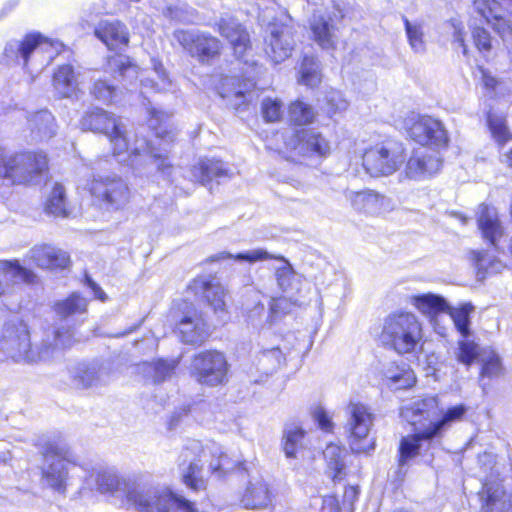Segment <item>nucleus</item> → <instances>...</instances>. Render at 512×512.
I'll return each instance as SVG.
<instances>
[{
    "instance_id": "f257e3e1",
    "label": "nucleus",
    "mask_w": 512,
    "mask_h": 512,
    "mask_svg": "<svg viewBox=\"0 0 512 512\" xmlns=\"http://www.w3.org/2000/svg\"><path fill=\"white\" fill-rule=\"evenodd\" d=\"M205 463L209 472L226 473L234 468V463L219 444L210 442L203 445L198 440H189L179 455L181 478L188 488L194 491L206 488Z\"/></svg>"
},
{
    "instance_id": "f03ea898",
    "label": "nucleus",
    "mask_w": 512,
    "mask_h": 512,
    "mask_svg": "<svg viewBox=\"0 0 512 512\" xmlns=\"http://www.w3.org/2000/svg\"><path fill=\"white\" fill-rule=\"evenodd\" d=\"M47 168V156L42 152L9 154L0 146V178L11 184H38Z\"/></svg>"
},
{
    "instance_id": "7ed1b4c3",
    "label": "nucleus",
    "mask_w": 512,
    "mask_h": 512,
    "mask_svg": "<svg viewBox=\"0 0 512 512\" xmlns=\"http://www.w3.org/2000/svg\"><path fill=\"white\" fill-rule=\"evenodd\" d=\"M62 44L44 38L40 34H28L22 40H12L7 43L4 54L7 58L20 61L28 67L44 68L60 52Z\"/></svg>"
},
{
    "instance_id": "20e7f679",
    "label": "nucleus",
    "mask_w": 512,
    "mask_h": 512,
    "mask_svg": "<svg viewBox=\"0 0 512 512\" xmlns=\"http://www.w3.org/2000/svg\"><path fill=\"white\" fill-rule=\"evenodd\" d=\"M422 326L411 312L390 314L384 321L382 340L400 354L415 350L422 339Z\"/></svg>"
},
{
    "instance_id": "39448f33",
    "label": "nucleus",
    "mask_w": 512,
    "mask_h": 512,
    "mask_svg": "<svg viewBox=\"0 0 512 512\" xmlns=\"http://www.w3.org/2000/svg\"><path fill=\"white\" fill-rule=\"evenodd\" d=\"M0 352L15 362H37L49 359L48 350L32 347L30 333L22 320L9 321L4 324L0 336Z\"/></svg>"
},
{
    "instance_id": "423d86ee",
    "label": "nucleus",
    "mask_w": 512,
    "mask_h": 512,
    "mask_svg": "<svg viewBox=\"0 0 512 512\" xmlns=\"http://www.w3.org/2000/svg\"><path fill=\"white\" fill-rule=\"evenodd\" d=\"M362 158L363 167L369 175L389 176L404 163L405 148L400 141L386 138L366 148Z\"/></svg>"
},
{
    "instance_id": "0eeeda50",
    "label": "nucleus",
    "mask_w": 512,
    "mask_h": 512,
    "mask_svg": "<svg viewBox=\"0 0 512 512\" xmlns=\"http://www.w3.org/2000/svg\"><path fill=\"white\" fill-rule=\"evenodd\" d=\"M43 455L57 457L42 470V483L61 495L66 493L68 481L67 463L76 464L77 457L71 448L62 442H49L43 450Z\"/></svg>"
},
{
    "instance_id": "6e6552de",
    "label": "nucleus",
    "mask_w": 512,
    "mask_h": 512,
    "mask_svg": "<svg viewBox=\"0 0 512 512\" xmlns=\"http://www.w3.org/2000/svg\"><path fill=\"white\" fill-rule=\"evenodd\" d=\"M348 415V442L354 453H366L374 448V442L369 440V433L375 416L369 406L361 402H350L346 408Z\"/></svg>"
},
{
    "instance_id": "1a4fd4ad",
    "label": "nucleus",
    "mask_w": 512,
    "mask_h": 512,
    "mask_svg": "<svg viewBox=\"0 0 512 512\" xmlns=\"http://www.w3.org/2000/svg\"><path fill=\"white\" fill-rule=\"evenodd\" d=\"M81 128L105 134L111 145L115 156H120L129 149L125 127L121 120L110 115L103 109L96 108L87 112L81 119Z\"/></svg>"
},
{
    "instance_id": "9d476101",
    "label": "nucleus",
    "mask_w": 512,
    "mask_h": 512,
    "mask_svg": "<svg viewBox=\"0 0 512 512\" xmlns=\"http://www.w3.org/2000/svg\"><path fill=\"white\" fill-rule=\"evenodd\" d=\"M228 362L217 350H206L194 355L190 364V375L202 385L215 387L227 380Z\"/></svg>"
},
{
    "instance_id": "9b49d317",
    "label": "nucleus",
    "mask_w": 512,
    "mask_h": 512,
    "mask_svg": "<svg viewBox=\"0 0 512 512\" xmlns=\"http://www.w3.org/2000/svg\"><path fill=\"white\" fill-rule=\"evenodd\" d=\"M284 157L298 162L301 157L326 156L330 153L329 142L313 129L295 130L285 136Z\"/></svg>"
},
{
    "instance_id": "f8f14e48",
    "label": "nucleus",
    "mask_w": 512,
    "mask_h": 512,
    "mask_svg": "<svg viewBox=\"0 0 512 512\" xmlns=\"http://www.w3.org/2000/svg\"><path fill=\"white\" fill-rule=\"evenodd\" d=\"M91 194L109 211L123 209L130 200L127 183L115 174L97 175L90 186Z\"/></svg>"
},
{
    "instance_id": "ddd939ff",
    "label": "nucleus",
    "mask_w": 512,
    "mask_h": 512,
    "mask_svg": "<svg viewBox=\"0 0 512 512\" xmlns=\"http://www.w3.org/2000/svg\"><path fill=\"white\" fill-rule=\"evenodd\" d=\"M173 38L191 57L207 63L220 54L221 42L218 38L194 29H176Z\"/></svg>"
},
{
    "instance_id": "4468645a",
    "label": "nucleus",
    "mask_w": 512,
    "mask_h": 512,
    "mask_svg": "<svg viewBox=\"0 0 512 512\" xmlns=\"http://www.w3.org/2000/svg\"><path fill=\"white\" fill-rule=\"evenodd\" d=\"M404 128L413 141L423 146L444 147L448 143L446 129L433 117L411 114L405 118Z\"/></svg>"
},
{
    "instance_id": "2eb2a0df",
    "label": "nucleus",
    "mask_w": 512,
    "mask_h": 512,
    "mask_svg": "<svg viewBox=\"0 0 512 512\" xmlns=\"http://www.w3.org/2000/svg\"><path fill=\"white\" fill-rule=\"evenodd\" d=\"M295 39L292 25L283 22L270 23L265 36V53L275 64L288 59L294 50Z\"/></svg>"
},
{
    "instance_id": "dca6fc26",
    "label": "nucleus",
    "mask_w": 512,
    "mask_h": 512,
    "mask_svg": "<svg viewBox=\"0 0 512 512\" xmlns=\"http://www.w3.org/2000/svg\"><path fill=\"white\" fill-rule=\"evenodd\" d=\"M172 494L167 488L132 483L127 490V500L140 512H169Z\"/></svg>"
},
{
    "instance_id": "f3484780",
    "label": "nucleus",
    "mask_w": 512,
    "mask_h": 512,
    "mask_svg": "<svg viewBox=\"0 0 512 512\" xmlns=\"http://www.w3.org/2000/svg\"><path fill=\"white\" fill-rule=\"evenodd\" d=\"M441 408L436 396L417 398L401 408V417L415 430H423L440 416Z\"/></svg>"
},
{
    "instance_id": "a211bd4d",
    "label": "nucleus",
    "mask_w": 512,
    "mask_h": 512,
    "mask_svg": "<svg viewBox=\"0 0 512 512\" xmlns=\"http://www.w3.org/2000/svg\"><path fill=\"white\" fill-rule=\"evenodd\" d=\"M189 289L195 295H201L218 318L225 319L227 317L229 297L221 283L213 278L198 277L192 281Z\"/></svg>"
},
{
    "instance_id": "6ab92c4d",
    "label": "nucleus",
    "mask_w": 512,
    "mask_h": 512,
    "mask_svg": "<svg viewBox=\"0 0 512 512\" xmlns=\"http://www.w3.org/2000/svg\"><path fill=\"white\" fill-rule=\"evenodd\" d=\"M442 165L438 152L428 149H417L407 160L403 175L414 181L425 180L436 174Z\"/></svg>"
},
{
    "instance_id": "aec40b11",
    "label": "nucleus",
    "mask_w": 512,
    "mask_h": 512,
    "mask_svg": "<svg viewBox=\"0 0 512 512\" xmlns=\"http://www.w3.org/2000/svg\"><path fill=\"white\" fill-rule=\"evenodd\" d=\"M275 493L262 477H251L244 487L240 504L249 510H266L273 507Z\"/></svg>"
},
{
    "instance_id": "412c9836",
    "label": "nucleus",
    "mask_w": 512,
    "mask_h": 512,
    "mask_svg": "<svg viewBox=\"0 0 512 512\" xmlns=\"http://www.w3.org/2000/svg\"><path fill=\"white\" fill-rule=\"evenodd\" d=\"M218 259L224 258H234L237 261H247L249 263H255L258 261H264L268 259H276L279 260L282 264L276 270V278L279 287L283 291H287L292 287V282L295 278V274L291 265L287 262V260L282 256H274L270 254L267 250L263 248L253 249L244 253H239L235 256L228 254L226 252L221 253Z\"/></svg>"
},
{
    "instance_id": "4be33fe9",
    "label": "nucleus",
    "mask_w": 512,
    "mask_h": 512,
    "mask_svg": "<svg viewBox=\"0 0 512 512\" xmlns=\"http://www.w3.org/2000/svg\"><path fill=\"white\" fill-rule=\"evenodd\" d=\"M345 197L354 210L367 215L378 216L392 209L391 199L373 190H347Z\"/></svg>"
},
{
    "instance_id": "5701e85b",
    "label": "nucleus",
    "mask_w": 512,
    "mask_h": 512,
    "mask_svg": "<svg viewBox=\"0 0 512 512\" xmlns=\"http://www.w3.org/2000/svg\"><path fill=\"white\" fill-rule=\"evenodd\" d=\"M480 495L485 512H512L511 497L505 491L498 475L491 474L485 480Z\"/></svg>"
},
{
    "instance_id": "b1692460",
    "label": "nucleus",
    "mask_w": 512,
    "mask_h": 512,
    "mask_svg": "<svg viewBox=\"0 0 512 512\" xmlns=\"http://www.w3.org/2000/svg\"><path fill=\"white\" fill-rule=\"evenodd\" d=\"M215 27L229 41L237 58L242 59L251 50L249 34L235 18L221 17Z\"/></svg>"
},
{
    "instance_id": "393cba45",
    "label": "nucleus",
    "mask_w": 512,
    "mask_h": 512,
    "mask_svg": "<svg viewBox=\"0 0 512 512\" xmlns=\"http://www.w3.org/2000/svg\"><path fill=\"white\" fill-rule=\"evenodd\" d=\"M37 280L36 274L20 265L18 260H0V297L10 293L14 285H33Z\"/></svg>"
},
{
    "instance_id": "a878e982",
    "label": "nucleus",
    "mask_w": 512,
    "mask_h": 512,
    "mask_svg": "<svg viewBox=\"0 0 512 512\" xmlns=\"http://www.w3.org/2000/svg\"><path fill=\"white\" fill-rule=\"evenodd\" d=\"M410 303L434 322V329L439 335L446 334V328L438 324L439 314L449 308V304L442 296L433 293L414 295L410 297Z\"/></svg>"
},
{
    "instance_id": "bb28decb",
    "label": "nucleus",
    "mask_w": 512,
    "mask_h": 512,
    "mask_svg": "<svg viewBox=\"0 0 512 512\" xmlns=\"http://www.w3.org/2000/svg\"><path fill=\"white\" fill-rule=\"evenodd\" d=\"M147 154H149V158L156 165L159 172L165 176H170L172 174L173 166L169 162L168 157L158 153L154 148L148 146L145 139L136 141V145L129 155L130 164L133 167L138 168L142 163H147Z\"/></svg>"
},
{
    "instance_id": "cd10ccee",
    "label": "nucleus",
    "mask_w": 512,
    "mask_h": 512,
    "mask_svg": "<svg viewBox=\"0 0 512 512\" xmlns=\"http://www.w3.org/2000/svg\"><path fill=\"white\" fill-rule=\"evenodd\" d=\"M310 30L314 41L323 49H334L337 36L336 26L329 14L314 12L310 20Z\"/></svg>"
},
{
    "instance_id": "c85d7f7f",
    "label": "nucleus",
    "mask_w": 512,
    "mask_h": 512,
    "mask_svg": "<svg viewBox=\"0 0 512 512\" xmlns=\"http://www.w3.org/2000/svg\"><path fill=\"white\" fill-rule=\"evenodd\" d=\"M477 214L478 227L483 237L493 246H496L497 241L504 233L496 208L481 204L478 207Z\"/></svg>"
},
{
    "instance_id": "c756f323",
    "label": "nucleus",
    "mask_w": 512,
    "mask_h": 512,
    "mask_svg": "<svg viewBox=\"0 0 512 512\" xmlns=\"http://www.w3.org/2000/svg\"><path fill=\"white\" fill-rule=\"evenodd\" d=\"M179 364L178 360L158 359L137 365L138 374L151 383L159 384L170 379Z\"/></svg>"
},
{
    "instance_id": "7c9ffc66",
    "label": "nucleus",
    "mask_w": 512,
    "mask_h": 512,
    "mask_svg": "<svg viewBox=\"0 0 512 512\" xmlns=\"http://www.w3.org/2000/svg\"><path fill=\"white\" fill-rule=\"evenodd\" d=\"M177 330L184 343L198 344L206 337L205 323L196 311H190L179 321Z\"/></svg>"
},
{
    "instance_id": "2f4dec72",
    "label": "nucleus",
    "mask_w": 512,
    "mask_h": 512,
    "mask_svg": "<svg viewBox=\"0 0 512 512\" xmlns=\"http://www.w3.org/2000/svg\"><path fill=\"white\" fill-rule=\"evenodd\" d=\"M95 35L111 50L124 47L129 41L127 29L119 21L100 22L95 29Z\"/></svg>"
},
{
    "instance_id": "473e14b6",
    "label": "nucleus",
    "mask_w": 512,
    "mask_h": 512,
    "mask_svg": "<svg viewBox=\"0 0 512 512\" xmlns=\"http://www.w3.org/2000/svg\"><path fill=\"white\" fill-rule=\"evenodd\" d=\"M29 257L41 268H65L69 264L67 253L50 245L35 246Z\"/></svg>"
},
{
    "instance_id": "72a5a7b5",
    "label": "nucleus",
    "mask_w": 512,
    "mask_h": 512,
    "mask_svg": "<svg viewBox=\"0 0 512 512\" xmlns=\"http://www.w3.org/2000/svg\"><path fill=\"white\" fill-rule=\"evenodd\" d=\"M155 7L173 22L193 24L198 18V11L183 0H171L164 4L156 1Z\"/></svg>"
},
{
    "instance_id": "f704fd0d",
    "label": "nucleus",
    "mask_w": 512,
    "mask_h": 512,
    "mask_svg": "<svg viewBox=\"0 0 512 512\" xmlns=\"http://www.w3.org/2000/svg\"><path fill=\"white\" fill-rule=\"evenodd\" d=\"M254 86L252 75H249L247 81L243 83H240L237 77L224 76L221 77L217 90L222 98H235V106H239L248 100L247 94Z\"/></svg>"
},
{
    "instance_id": "c9c22d12",
    "label": "nucleus",
    "mask_w": 512,
    "mask_h": 512,
    "mask_svg": "<svg viewBox=\"0 0 512 512\" xmlns=\"http://www.w3.org/2000/svg\"><path fill=\"white\" fill-rule=\"evenodd\" d=\"M429 428L415 430L411 435L401 438L399 444V464L406 465L410 460L419 455L423 442H430L435 436H428Z\"/></svg>"
},
{
    "instance_id": "e433bc0d",
    "label": "nucleus",
    "mask_w": 512,
    "mask_h": 512,
    "mask_svg": "<svg viewBox=\"0 0 512 512\" xmlns=\"http://www.w3.org/2000/svg\"><path fill=\"white\" fill-rule=\"evenodd\" d=\"M100 493H123L127 497V490L132 483H126L114 471L100 469L91 474Z\"/></svg>"
},
{
    "instance_id": "4c0bfd02",
    "label": "nucleus",
    "mask_w": 512,
    "mask_h": 512,
    "mask_svg": "<svg viewBox=\"0 0 512 512\" xmlns=\"http://www.w3.org/2000/svg\"><path fill=\"white\" fill-rule=\"evenodd\" d=\"M468 408L464 404H459L448 408L447 410L441 409L440 418L438 417L434 423H431L428 436L439 437L449 429L454 423L460 422L466 415Z\"/></svg>"
},
{
    "instance_id": "58836bf2",
    "label": "nucleus",
    "mask_w": 512,
    "mask_h": 512,
    "mask_svg": "<svg viewBox=\"0 0 512 512\" xmlns=\"http://www.w3.org/2000/svg\"><path fill=\"white\" fill-rule=\"evenodd\" d=\"M77 342L73 330L61 325L57 327L52 334V338L47 337L42 343L41 350H48L52 358L58 351L72 347Z\"/></svg>"
},
{
    "instance_id": "ea45409f",
    "label": "nucleus",
    "mask_w": 512,
    "mask_h": 512,
    "mask_svg": "<svg viewBox=\"0 0 512 512\" xmlns=\"http://www.w3.org/2000/svg\"><path fill=\"white\" fill-rule=\"evenodd\" d=\"M78 84V76L71 65H62L54 73L53 86L60 97L71 96Z\"/></svg>"
},
{
    "instance_id": "a19ab883",
    "label": "nucleus",
    "mask_w": 512,
    "mask_h": 512,
    "mask_svg": "<svg viewBox=\"0 0 512 512\" xmlns=\"http://www.w3.org/2000/svg\"><path fill=\"white\" fill-rule=\"evenodd\" d=\"M29 128L39 140L49 139L56 132L55 119L48 110H41L28 119Z\"/></svg>"
},
{
    "instance_id": "79ce46f5",
    "label": "nucleus",
    "mask_w": 512,
    "mask_h": 512,
    "mask_svg": "<svg viewBox=\"0 0 512 512\" xmlns=\"http://www.w3.org/2000/svg\"><path fill=\"white\" fill-rule=\"evenodd\" d=\"M107 375L106 369L98 362L83 363L77 367L75 380L83 387H90L104 382Z\"/></svg>"
},
{
    "instance_id": "37998d69",
    "label": "nucleus",
    "mask_w": 512,
    "mask_h": 512,
    "mask_svg": "<svg viewBox=\"0 0 512 512\" xmlns=\"http://www.w3.org/2000/svg\"><path fill=\"white\" fill-rule=\"evenodd\" d=\"M191 173L195 181L204 184L214 178L225 176L226 169L221 161L206 159L195 165L191 169Z\"/></svg>"
},
{
    "instance_id": "c03bdc74",
    "label": "nucleus",
    "mask_w": 512,
    "mask_h": 512,
    "mask_svg": "<svg viewBox=\"0 0 512 512\" xmlns=\"http://www.w3.org/2000/svg\"><path fill=\"white\" fill-rule=\"evenodd\" d=\"M300 84L314 88L322 81L320 62L313 56H304L299 68Z\"/></svg>"
},
{
    "instance_id": "a18cd8bd",
    "label": "nucleus",
    "mask_w": 512,
    "mask_h": 512,
    "mask_svg": "<svg viewBox=\"0 0 512 512\" xmlns=\"http://www.w3.org/2000/svg\"><path fill=\"white\" fill-rule=\"evenodd\" d=\"M105 71L113 74L114 77L118 74V76L123 79L138 77L137 66L130 61L129 57L122 54H115L108 57Z\"/></svg>"
},
{
    "instance_id": "49530a36",
    "label": "nucleus",
    "mask_w": 512,
    "mask_h": 512,
    "mask_svg": "<svg viewBox=\"0 0 512 512\" xmlns=\"http://www.w3.org/2000/svg\"><path fill=\"white\" fill-rule=\"evenodd\" d=\"M474 310L475 307L471 303H463L458 307H451L449 305L445 312L451 317L455 328L463 338H467L470 335V315Z\"/></svg>"
},
{
    "instance_id": "de8ad7c7",
    "label": "nucleus",
    "mask_w": 512,
    "mask_h": 512,
    "mask_svg": "<svg viewBox=\"0 0 512 512\" xmlns=\"http://www.w3.org/2000/svg\"><path fill=\"white\" fill-rule=\"evenodd\" d=\"M45 211L48 214L56 217H67L69 216V210L67 207V200L65 197V189L63 185L56 183L48 195Z\"/></svg>"
},
{
    "instance_id": "09e8293b",
    "label": "nucleus",
    "mask_w": 512,
    "mask_h": 512,
    "mask_svg": "<svg viewBox=\"0 0 512 512\" xmlns=\"http://www.w3.org/2000/svg\"><path fill=\"white\" fill-rule=\"evenodd\" d=\"M323 455L327 461L328 468L332 471V479L334 481L341 480L343 476V470L345 469V449L341 448L337 444H329L323 451Z\"/></svg>"
},
{
    "instance_id": "8fccbe9b",
    "label": "nucleus",
    "mask_w": 512,
    "mask_h": 512,
    "mask_svg": "<svg viewBox=\"0 0 512 512\" xmlns=\"http://www.w3.org/2000/svg\"><path fill=\"white\" fill-rule=\"evenodd\" d=\"M471 256L477 268L478 278H484L487 273H499L504 268L501 261L487 252L472 251Z\"/></svg>"
},
{
    "instance_id": "3c124183",
    "label": "nucleus",
    "mask_w": 512,
    "mask_h": 512,
    "mask_svg": "<svg viewBox=\"0 0 512 512\" xmlns=\"http://www.w3.org/2000/svg\"><path fill=\"white\" fill-rule=\"evenodd\" d=\"M288 115L291 123L300 126L311 124L316 117L314 109L300 100L291 103Z\"/></svg>"
},
{
    "instance_id": "603ef678",
    "label": "nucleus",
    "mask_w": 512,
    "mask_h": 512,
    "mask_svg": "<svg viewBox=\"0 0 512 512\" xmlns=\"http://www.w3.org/2000/svg\"><path fill=\"white\" fill-rule=\"evenodd\" d=\"M87 308V300L77 293H73L67 299L55 304V311L61 317H68L77 313H84Z\"/></svg>"
},
{
    "instance_id": "864d4df0",
    "label": "nucleus",
    "mask_w": 512,
    "mask_h": 512,
    "mask_svg": "<svg viewBox=\"0 0 512 512\" xmlns=\"http://www.w3.org/2000/svg\"><path fill=\"white\" fill-rule=\"evenodd\" d=\"M304 431L296 425L287 427L283 436V450L288 458H295L297 449L301 446Z\"/></svg>"
},
{
    "instance_id": "5fc2aeb1",
    "label": "nucleus",
    "mask_w": 512,
    "mask_h": 512,
    "mask_svg": "<svg viewBox=\"0 0 512 512\" xmlns=\"http://www.w3.org/2000/svg\"><path fill=\"white\" fill-rule=\"evenodd\" d=\"M91 94L99 101L109 104L117 100V87L105 79H95L90 89Z\"/></svg>"
},
{
    "instance_id": "6e6d98bb",
    "label": "nucleus",
    "mask_w": 512,
    "mask_h": 512,
    "mask_svg": "<svg viewBox=\"0 0 512 512\" xmlns=\"http://www.w3.org/2000/svg\"><path fill=\"white\" fill-rule=\"evenodd\" d=\"M406 35L411 49L416 53L425 51V40L423 26L419 22H411L403 17Z\"/></svg>"
},
{
    "instance_id": "4d7b16f0",
    "label": "nucleus",
    "mask_w": 512,
    "mask_h": 512,
    "mask_svg": "<svg viewBox=\"0 0 512 512\" xmlns=\"http://www.w3.org/2000/svg\"><path fill=\"white\" fill-rule=\"evenodd\" d=\"M154 73L155 79L146 78L144 80H141V83L144 87H147V84L150 83L153 88L160 92L172 90L173 82L170 79L165 68L163 67L162 63L154 61Z\"/></svg>"
},
{
    "instance_id": "13d9d810",
    "label": "nucleus",
    "mask_w": 512,
    "mask_h": 512,
    "mask_svg": "<svg viewBox=\"0 0 512 512\" xmlns=\"http://www.w3.org/2000/svg\"><path fill=\"white\" fill-rule=\"evenodd\" d=\"M488 125H489V128H490L493 138L499 144H504L507 141L512 139V134L510 133V131L506 125V119L504 117L494 115V114H489Z\"/></svg>"
},
{
    "instance_id": "bf43d9fd",
    "label": "nucleus",
    "mask_w": 512,
    "mask_h": 512,
    "mask_svg": "<svg viewBox=\"0 0 512 512\" xmlns=\"http://www.w3.org/2000/svg\"><path fill=\"white\" fill-rule=\"evenodd\" d=\"M302 304L303 301L297 298L294 299L293 301L291 299H288L287 297H279L273 299L270 304V314L267 316V318L270 321V324H272L275 318L278 317L279 315L289 313L293 305L300 306Z\"/></svg>"
},
{
    "instance_id": "052dcab7",
    "label": "nucleus",
    "mask_w": 512,
    "mask_h": 512,
    "mask_svg": "<svg viewBox=\"0 0 512 512\" xmlns=\"http://www.w3.org/2000/svg\"><path fill=\"white\" fill-rule=\"evenodd\" d=\"M148 111V124L149 126L156 131V135L158 137L163 138L166 130H161V125L166 124L168 120L172 117V113L168 111H164L161 109H157L155 107H150L147 109Z\"/></svg>"
},
{
    "instance_id": "680f3d73",
    "label": "nucleus",
    "mask_w": 512,
    "mask_h": 512,
    "mask_svg": "<svg viewBox=\"0 0 512 512\" xmlns=\"http://www.w3.org/2000/svg\"><path fill=\"white\" fill-rule=\"evenodd\" d=\"M478 355V345L474 341L468 339L459 341L457 359L461 363L469 366L478 357Z\"/></svg>"
},
{
    "instance_id": "e2e57ef3",
    "label": "nucleus",
    "mask_w": 512,
    "mask_h": 512,
    "mask_svg": "<svg viewBox=\"0 0 512 512\" xmlns=\"http://www.w3.org/2000/svg\"><path fill=\"white\" fill-rule=\"evenodd\" d=\"M483 367L481 377H497L502 373V365L499 356L494 351H489L483 357Z\"/></svg>"
},
{
    "instance_id": "0e129e2a",
    "label": "nucleus",
    "mask_w": 512,
    "mask_h": 512,
    "mask_svg": "<svg viewBox=\"0 0 512 512\" xmlns=\"http://www.w3.org/2000/svg\"><path fill=\"white\" fill-rule=\"evenodd\" d=\"M474 8L488 23L502 11L500 4L495 0H474Z\"/></svg>"
},
{
    "instance_id": "69168bd1",
    "label": "nucleus",
    "mask_w": 512,
    "mask_h": 512,
    "mask_svg": "<svg viewBox=\"0 0 512 512\" xmlns=\"http://www.w3.org/2000/svg\"><path fill=\"white\" fill-rule=\"evenodd\" d=\"M283 361V353L278 347L264 350L260 357V363L270 371L277 369Z\"/></svg>"
},
{
    "instance_id": "338daca9",
    "label": "nucleus",
    "mask_w": 512,
    "mask_h": 512,
    "mask_svg": "<svg viewBox=\"0 0 512 512\" xmlns=\"http://www.w3.org/2000/svg\"><path fill=\"white\" fill-rule=\"evenodd\" d=\"M263 117L267 122H276L282 114V104L278 100L267 98L262 102Z\"/></svg>"
},
{
    "instance_id": "774afa93",
    "label": "nucleus",
    "mask_w": 512,
    "mask_h": 512,
    "mask_svg": "<svg viewBox=\"0 0 512 512\" xmlns=\"http://www.w3.org/2000/svg\"><path fill=\"white\" fill-rule=\"evenodd\" d=\"M490 23L504 42H512V27L508 21L503 18L501 12H498V16L494 17Z\"/></svg>"
}]
</instances>
